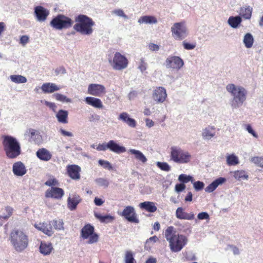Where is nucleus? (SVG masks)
Returning a JSON list of instances; mask_svg holds the SVG:
<instances>
[{
	"instance_id": "obj_1",
	"label": "nucleus",
	"mask_w": 263,
	"mask_h": 263,
	"mask_svg": "<svg viewBox=\"0 0 263 263\" xmlns=\"http://www.w3.org/2000/svg\"><path fill=\"white\" fill-rule=\"evenodd\" d=\"M164 237L168 242L172 252H180L188 242L187 237L183 234H178L173 226L167 228L164 232Z\"/></svg>"
},
{
	"instance_id": "obj_2",
	"label": "nucleus",
	"mask_w": 263,
	"mask_h": 263,
	"mask_svg": "<svg viewBox=\"0 0 263 263\" xmlns=\"http://www.w3.org/2000/svg\"><path fill=\"white\" fill-rule=\"evenodd\" d=\"M226 90L231 96L230 104L232 109L241 107L246 101L248 91L242 86L229 83L226 86Z\"/></svg>"
},
{
	"instance_id": "obj_3",
	"label": "nucleus",
	"mask_w": 263,
	"mask_h": 263,
	"mask_svg": "<svg viewBox=\"0 0 263 263\" xmlns=\"http://www.w3.org/2000/svg\"><path fill=\"white\" fill-rule=\"evenodd\" d=\"M74 21L73 29L77 32L84 35H90L93 33L95 23L91 18L84 14H79L75 17Z\"/></svg>"
},
{
	"instance_id": "obj_4",
	"label": "nucleus",
	"mask_w": 263,
	"mask_h": 263,
	"mask_svg": "<svg viewBox=\"0 0 263 263\" xmlns=\"http://www.w3.org/2000/svg\"><path fill=\"white\" fill-rule=\"evenodd\" d=\"M9 240L14 249L17 252H22L28 245V237L21 230H13L10 234Z\"/></svg>"
},
{
	"instance_id": "obj_5",
	"label": "nucleus",
	"mask_w": 263,
	"mask_h": 263,
	"mask_svg": "<svg viewBox=\"0 0 263 263\" xmlns=\"http://www.w3.org/2000/svg\"><path fill=\"white\" fill-rule=\"evenodd\" d=\"M3 145L6 155L9 158H15L21 154L20 144L16 139L13 137L5 136Z\"/></svg>"
},
{
	"instance_id": "obj_6",
	"label": "nucleus",
	"mask_w": 263,
	"mask_h": 263,
	"mask_svg": "<svg viewBox=\"0 0 263 263\" xmlns=\"http://www.w3.org/2000/svg\"><path fill=\"white\" fill-rule=\"evenodd\" d=\"M192 156L187 151L178 146H173L170 148V160L177 164H186L191 162Z\"/></svg>"
},
{
	"instance_id": "obj_7",
	"label": "nucleus",
	"mask_w": 263,
	"mask_h": 263,
	"mask_svg": "<svg viewBox=\"0 0 263 263\" xmlns=\"http://www.w3.org/2000/svg\"><path fill=\"white\" fill-rule=\"evenodd\" d=\"M172 37L177 41H182L189 35V31L184 21L173 24L171 28Z\"/></svg>"
},
{
	"instance_id": "obj_8",
	"label": "nucleus",
	"mask_w": 263,
	"mask_h": 263,
	"mask_svg": "<svg viewBox=\"0 0 263 263\" xmlns=\"http://www.w3.org/2000/svg\"><path fill=\"white\" fill-rule=\"evenodd\" d=\"M72 20L63 14H59L50 22V25L54 29L62 30L70 28L73 24Z\"/></svg>"
},
{
	"instance_id": "obj_9",
	"label": "nucleus",
	"mask_w": 263,
	"mask_h": 263,
	"mask_svg": "<svg viewBox=\"0 0 263 263\" xmlns=\"http://www.w3.org/2000/svg\"><path fill=\"white\" fill-rule=\"evenodd\" d=\"M109 63L114 69L122 70L127 67L128 61L124 55L116 52L112 59L109 60Z\"/></svg>"
},
{
	"instance_id": "obj_10",
	"label": "nucleus",
	"mask_w": 263,
	"mask_h": 263,
	"mask_svg": "<svg viewBox=\"0 0 263 263\" xmlns=\"http://www.w3.org/2000/svg\"><path fill=\"white\" fill-rule=\"evenodd\" d=\"M183 60L179 56L169 55L165 60L164 65L167 69L179 70L184 66Z\"/></svg>"
},
{
	"instance_id": "obj_11",
	"label": "nucleus",
	"mask_w": 263,
	"mask_h": 263,
	"mask_svg": "<svg viewBox=\"0 0 263 263\" xmlns=\"http://www.w3.org/2000/svg\"><path fill=\"white\" fill-rule=\"evenodd\" d=\"M81 235L83 239L89 240L88 243L92 244L98 241L99 236L94 233V227L89 224L85 225L81 230Z\"/></svg>"
},
{
	"instance_id": "obj_12",
	"label": "nucleus",
	"mask_w": 263,
	"mask_h": 263,
	"mask_svg": "<svg viewBox=\"0 0 263 263\" xmlns=\"http://www.w3.org/2000/svg\"><path fill=\"white\" fill-rule=\"evenodd\" d=\"M167 95L165 88L163 87H157L153 92L152 98L157 104H161L165 102Z\"/></svg>"
},
{
	"instance_id": "obj_13",
	"label": "nucleus",
	"mask_w": 263,
	"mask_h": 263,
	"mask_svg": "<svg viewBox=\"0 0 263 263\" xmlns=\"http://www.w3.org/2000/svg\"><path fill=\"white\" fill-rule=\"evenodd\" d=\"M121 216L124 217L126 220L130 222L135 223H139V220L137 217V215L133 206H126L121 214Z\"/></svg>"
},
{
	"instance_id": "obj_14",
	"label": "nucleus",
	"mask_w": 263,
	"mask_h": 263,
	"mask_svg": "<svg viewBox=\"0 0 263 263\" xmlns=\"http://www.w3.org/2000/svg\"><path fill=\"white\" fill-rule=\"evenodd\" d=\"M87 93L93 96L100 97L106 93V88L103 85L92 83L88 85Z\"/></svg>"
},
{
	"instance_id": "obj_15",
	"label": "nucleus",
	"mask_w": 263,
	"mask_h": 263,
	"mask_svg": "<svg viewBox=\"0 0 263 263\" xmlns=\"http://www.w3.org/2000/svg\"><path fill=\"white\" fill-rule=\"evenodd\" d=\"M81 201L82 198L78 194L70 195L67 199V207L70 211H74Z\"/></svg>"
},
{
	"instance_id": "obj_16",
	"label": "nucleus",
	"mask_w": 263,
	"mask_h": 263,
	"mask_svg": "<svg viewBox=\"0 0 263 263\" xmlns=\"http://www.w3.org/2000/svg\"><path fill=\"white\" fill-rule=\"evenodd\" d=\"M67 172L68 176L73 180L80 179L81 167L75 164L68 165L67 166Z\"/></svg>"
},
{
	"instance_id": "obj_17",
	"label": "nucleus",
	"mask_w": 263,
	"mask_h": 263,
	"mask_svg": "<svg viewBox=\"0 0 263 263\" xmlns=\"http://www.w3.org/2000/svg\"><path fill=\"white\" fill-rule=\"evenodd\" d=\"M64 194V192L62 189L57 187H51L50 190L46 191L45 196L47 198L59 199L63 196Z\"/></svg>"
},
{
	"instance_id": "obj_18",
	"label": "nucleus",
	"mask_w": 263,
	"mask_h": 263,
	"mask_svg": "<svg viewBox=\"0 0 263 263\" xmlns=\"http://www.w3.org/2000/svg\"><path fill=\"white\" fill-rule=\"evenodd\" d=\"M34 13L37 21L40 22H43L46 20L47 16L49 14V12L48 10L44 8L43 7L39 6L35 8Z\"/></svg>"
},
{
	"instance_id": "obj_19",
	"label": "nucleus",
	"mask_w": 263,
	"mask_h": 263,
	"mask_svg": "<svg viewBox=\"0 0 263 263\" xmlns=\"http://www.w3.org/2000/svg\"><path fill=\"white\" fill-rule=\"evenodd\" d=\"M107 147L110 151L116 154H121L126 151V148L123 146H121L116 142L114 140H110L107 142Z\"/></svg>"
},
{
	"instance_id": "obj_20",
	"label": "nucleus",
	"mask_w": 263,
	"mask_h": 263,
	"mask_svg": "<svg viewBox=\"0 0 263 263\" xmlns=\"http://www.w3.org/2000/svg\"><path fill=\"white\" fill-rule=\"evenodd\" d=\"M12 171L17 176H23L27 172L25 165L21 161L16 162L13 164Z\"/></svg>"
},
{
	"instance_id": "obj_21",
	"label": "nucleus",
	"mask_w": 263,
	"mask_h": 263,
	"mask_svg": "<svg viewBox=\"0 0 263 263\" xmlns=\"http://www.w3.org/2000/svg\"><path fill=\"white\" fill-rule=\"evenodd\" d=\"M176 216L179 219L193 220L195 219V215L193 213H186L183 209L179 207L176 211Z\"/></svg>"
},
{
	"instance_id": "obj_22",
	"label": "nucleus",
	"mask_w": 263,
	"mask_h": 263,
	"mask_svg": "<svg viewBox=\"0 0 263 263\" xmlns=\"http://www.w3.org/2000/svg\"><path fill=\"white\" fill-rule=\"evenodd\" d=\"M61 87L53 83H45L41 86L42 91L45 93H51L60 90Z\"/></svg>"
},
{
	"instance_id": "obj_23",
	"label": "nucleus",
	"mask_w": 263,
	"mask_h": 263,
	"mask_svg": "<svg viewBox=\"0 0 263 263\" xmlns=\"http://www.w3.org/2000/svg\"><path fill=\"white\" fill-rule=\"evenodd\" d=\"M36 157L41 160L48 161L52 158V154L45 148H39L36 152Z\"/></svg>"
},
{
	"instance_id": "obj_24",
	"label": "nucleus",
	"mask_w": 263,
	"mask_h": 263,
	"mask_svg": "<svg viewBox=\"0 0 263 263\" xmlns=\"http://www.w3.org/2000/svg\"><path fill=\"white\" fill-rule=\"evenodd\" d=\"M226 181V178L223 177L216 179L205 188V192L209 193L213 192L219 185H221Z\"/></svg>"
},
{
	"instance_id": "obj_25",
	"label": "nucleus",
	"mask_w": 263,
	"mask_h": 263,
	"mask_svg": "<svg viewBox=\"0 0 263 263\" xmlns=\"http://www.w3.org/2000/svg\"><path fill=\"white\" fill-rule=\"evenodd\" d=\"M35 227L36 228L42 231L44 233L47 235L48 236H50L53 233L50 221L49 223L43 222L42 223H39V224L35 225Z\"/></svg>"
},
{
	"instance_id": "obj_26",
	"label": "nucleus",
	"mask_w": 263,
	"mask_h": 263,
	"mask_svg": "<svg viewBox=\"0 0 263 263\" xmlns=\"http://www.w3.org/2000/svg\"><path fill=\"white\" fill-rule=\"evenodd\" d=\"M118 120L123 121L131 127L134 128L136 126L135 120L130 118L129 115L126 112L121 113L119 116Z\"/></svg>"
},
{
	"instance_id": "obj_27",
	"label": "nucleus",
	"mask_w": 263,
	"mask_h": 263,
	"mask_svg": "<svg viewBox=\"0 0 263 263\" xmlns=\"http://www.w3.org/2000/svg\"><path fill=\"white\" fill-rule=\"evenodd\" d=\"M216 135L215 127L209 125L204 128L202 133V137L204 140H210Z\"/></svg>"
},
{
	"instance_id": "obj_28",
	"label": "nucleus",
	"mask_w": 263,
	"mask_h": 263,
	"mask_svg": "<svg viewBox=\"0 0 263 263\" xmlns=\"http://www.w3.org/2000/svg\"><path fill=\"white\" fill-rule=\"evenodd\" d=\"M25 135L29 137L30 141L38 143L41 140V137L40 135V133L35 129L29 128L26 130Z\"/></svg>"
},
{
	"instance_id": "obj_29",
	"label": "nucleus",
	"mask_w": 263,
	"mask_h": 263,
	"mask_svg": "<svg viewBox=\"0 0 263 263\" xmlns=\"http://www.w3.org/2000/svg\"><path fill=\"white\" fill-rule=\"evenodd\" d=\"M86 103L97 108H102L103 107L101 100L97 98L87 97L85 99Z\"/></svg>"
},
{
	"instance_id": "obj_30",
	"label": "nucleus",
	"mask_w": 263,
	"mask_h": 263,
	"mask_svg": "<svg viewBox=\"0 0 263 263\" xmlns=\"http://www.w3.org/2000/svg\"><path fill=\"white\" fill-rule=\"evenodd\" d=\"M139 206L140 209L150 213H154L157 210L155 203L151 201L141 202L139 204Z\"/></svg>"
},
{
	"instance_id": "obj_31",
	"label": "nucleus",
	"mask_w": 263,
	"mask_h": 263,
	"mask_svg": "<svg viewBox=\"0 0 263 263\" xmlns=\"http://www.w3.org/2000/svg\"><path fill=\"white\" fill-rule=\"evenodd\" d=\"M139 24H156L158 23L157 18L152 15H144L141 16L138 20Z\"/></svg>"
},
{
	"instance_id": "obj_32",
	"label": "nucleus",
	"mask_w": 263,
	"mask_h": 263,
	"mask_svg": "<svg viewBox=\"0 0 263 263\" xmlns=\"http://www.w3.org/2000/svg\"><path fill=\"white\" fill-rule=\"evenodd\" d=\"M128 152L132 155H134L135 159L143 163H145L147 160L146 157L144 155V154L139 150L130 149Z\"/></svg>"
},
{
	"instance_id": "obj_33",
	"label": "nucleus",
	"mask_w": 263,
	"mask_h": 263,
	"mask_svg": "<svg viewBox=\"0 0 263 263\" xmlns=\"http://www.w3.org/2000/svg\"><path fill=\"white\" fill-rule=\"evenodd\" d=\"M242 22L240 16H230L228 20V24L233 28H237Z\"/></svg>"
},
{
	"instance_id": "obj_34",
	"label": "nucleus",
	"mask_w": 263,
	"mask_h": 263,
	"mask_svg": "<svg viewBox=\"0 0 263 263\" xmlns=\"http://www.w3.org/2000/svg\"><path fill=\"white\" fill-rule=\"evenodd\" d=\"M252 13V8L250 6L241 7L239 10V14L245 19H250Z\"/></svg>"
},
{
	"instance_id": "obj_35",
	"label": "nucleus",
	"mask_w": 263,
	"mask_h": 263,
	"mask_svg": "<svg viewBox=\"0 0 263 263\" xmlns=\"http://www.w3.org/2000/svg\"><path fill=\"white\" fill-rule=\"evenodd\" d=\"M68 111L65 110L60 109L57 112L56 117L60 123L66 124L68 122Z\"/></svg>"
},
{
	"instance_id": "obj_36",
	"label": "nucleus",
	"mask_w": 263,
	"mask_h": 263,
	"mask_svg": "<svg viewBox=\"0 0 263 263\" xmlns=\"http://www.w3.org/2000/svg\"><path fill=\"white\" fill-rule=\"evenodd\" d=\"M94 215L96 218L99 219L101 222L102 223H109L112 221L115 217L109 215H102L101 214L98 213H95Z\"/></svg>"
},
{
	"instance_id": "obj_37",
	"label": "nucleus",
	"mask_w": 263,
	"mask_h": 263,
	"mask_svg": "<svg viewBox=\"0 0 263 263\" xmlns=\"http://www.w3.org/2000/svg\"><path fill=\"white\" fill-rule=\"evenodd\" d=\"M243 43L247 48H250L254 43V37L250 33H246L243 39Z\"/></svg>"
},
{
	"instance_id": "obj_38",
	"label": "nucleus",
	"mask_w": 263,
	"mask_h": 263,
	"mask_svg": "<svg viewBox=\"0 0 263 263\" xmlns=\"http://www.w3.org/2000/svg\"><path fill=\"white\" fill-rule=\"evenodd\" d=\"M52 249L53 248L50 243H46L42 242L40 247V252L44 255H49Z\"/></svg>"
},
{
	"instance_id": "obj_39",
	"label": "nucleus",
	"mask_w": 263,
	"mask_h": 263,
	"mask_svg": "<svg viewBox=\"0 0 263 263\" xmlns=\"http://www.w3.org/2000/svg\"><path fill=\"white\" fill-rule=\"evenodd\" d=\"M10 79L12 82L17 84L25 83L27 81L26 77L19 74L11 75Z\"/></svg>"
},
{
	"instance_id": "obj_40",
	"label": "nucleus",
	"mask_w": 263,
	"mask_h": 263,
	"mask_svg": "<svg viewBox=\"0 0 263 263\" xmlns=\"http://www.w3.org/2000/svg\"><path fill=\"white\" fill-rule=\"evenodd\" d=\"M227 162L229 165H236L239 163L238 157L234 154H228L227 156Z\"/></svg>"
},
{
	"instance_id": "obj_41",
	"label": "nucleus",
	"mask_w": 263,
	"mask_h": 263,
	"mask_svg": "<svg viewBox=\"0 0 263 263\" xmlns=\"http://www.w3.org/2000/svg\"><path fill=\"white\" fill-rule=\"evenodd\" d=\"M124 260L125 263H136V261L134 258V253L130 250L125 251Z\"/></svg>"
},
{
	"instance_id": "obj_42",
	"label": "nucleus",
	"mask_w": 263,
	"mask_h": 263,
	"mask_svg": "<svg viewBox=\"0 0 263 263\" xmlns=\"http://www.w3.org/2000/svg\"><path fill=\"white\" fill-rule=\"evenodd\" d=\"M52 97L54 98L56 100L61 102H71V100L70 99L68 98L66 96L59 93H54L52 95Z\"/></svg>"
},
{
	"instance_id": "obj_43",
	"label": "nucleus",
	"mask_w": 263,
	"mask_h": 263,
	"mask_svg": "<svg viewBox=\"0 0 263 263\" xmlns=\"http://www.w3.org/2000/svg\"><path fill=\"white\" fill-rule=\"evenodd\" d=\"M95 181L99 186L104 187H107L109 184L108 180L104 178H97Z\"/></svg>"
},
{
	"instance_id": "obj_44",
	"label": "nucleus",
	"mask_w": 263,
	"mask_h": 263,
	"mask_svg": "<svg viewBox=\"0 0 263 263\" xmlns=\"http://www.w3.org/2000/svg\"><path fill=\"white\" fill-rule=\"evenodd\" d=\"M147 67V64L146 62V60L144 58H140L139 62H138V69L140 70L141 72H143L145 71Z\"/></svg>"
},
{
	"instance_id": "obj_45",
	"label": "nucleus",
	"mask_w": 263,
	"mask_h": 263,
	"mask_svg": "<svg viewBox=\"0 0 263 263\" xmlns=\"http://www.w3.org/2000/svg\"><path fill=\"white\" fill-rule=\"evenodd\" d=\"M234 177L237 180H240L241 179H248V175L244 171H237L235 172Z\"/></svg>"
},
{
	"instance_id": "obj_46",
	"label": "nucleus",
	"mask_w": 263,
	"mask_h": 263,
	"mask_svg": "<svg viewBox=\"0 0 263 263\" xmlns=\"http://www.w3.org/2000/svg\"><path fill=\"white\" fill-rule=\"evenodd\" d=\"M51 226L53 225L54 229L58 230H62L64 229L63 222L62 220H53L50 221Z\"/></svg>"
},
{
	"instance_id": "obj_47",
	"label": "nucleus",
	"mask_w": 263,
	"mask_h": 263,
	"mask_svg": "<svg viewBox=\"0 0 263 263\" xmlns=\"http://www.w3.org/2000/svg\"><path fill=\"white\" fill-rule=\"evenodd\" d=\"M250 161L256 165L263 168V157H253Z\"/></svg>"
},
{
	"instance_id": "obj_48",
	"label": "nucleus",
	"mask_w": 263,
	"mask_h": 263,
	"mask_svg": "<svg viewBox=\"0 0 263 263\" xmlns=\"http://www.w3.org/2000/svg\"><path fill=\"white\" fill-rule=\"evenodd\" d=\"M5 210L7 214L4 215H0V219L7 220L12 216L13 209L12 207L7 206L5 208Z\"/></svg>"
},
{
	"instance_id": "obj_49",
	"label": "nucleus",
	"mask_w": 263,
	"mask_h": 263,
	"mask_svg": "<svg viewBox=\"0 0 263 263\" xmlns=\"http://www.w3.org/2000/svg\"><path fill=\"white\" fill-rule=\"evenodd\" d=\"M193 177L190 175L182 174L179 176L178 180L182 183H186L192 181Z\"/></svg>"
},
{
	"instance_id": "obj_50",
	"label": "nucleus",
	"mask_w": 263,
	"mask_h": 263,
	"mask_svg": "<svg viewBox=\"0 0 263 263\" xmlns=\"http://www.w3.org/2000/svg\"><path fill=\"white\" fill-rule=\"evenodd\" d=\"M111 13L116 16L123 17L125 20L128 19L127 15L125 14L124 11L121 9H116L111 11Z\"/></svg>"
},
{
	"instance_id": "obj_51",
	"label": "nucleus",
	"mask_w": 263,
	"mask_h": 263,
	"mask_svg": "<svg viewBox=\"0 0 263 263\" xmlns=\"http://www.w3.org/2000/svg\"><path fill=\"white\" fill-rule=\"evenodd\" d=\"M98 163L104 168L109 171L112 170V166L111 164L108 161L100 159L98 161Z\"/></svg>"
},
{
	"instance_id": "obj_52",
	"label": "nucleus",
	"mask_w": 263,
	"mask_h": 263,
	"mask_svg": "<svg viewBox=\"0 0 263 263\" xmlns=\"http://www.w3.org/2000/svg\"><path fill=\"white\" fill-rule=\"evenodd\" d=\"M182 46L185 50H190L195 48L196 46V43H189L185 41H183Z\"/></svg>"
},
{
	"instance_id": "obj_53",
	"label": "nucleus",
	"mask_w": 263,
	"mask_h": 263,
	"mask_svg": "<svg viewBox=\"0 0 263 263\" xmlns=\"http://www.w3.org/2000/svg\"><path fill=\"white\" fill-rule=\"evenodd\" d=\"M157 165L162 171L168 172L171 170V166L166 162H158Z\"/></svg>"
},
{
	"instance_id": "obj_54",
	"label": "nucleus",
	"mask_w": 263,
	"mask_h": 263,
	"mask_svg": "<svg viewBox=\"0 0 263 263\" xmlns=\"http://www.w3.org/2000/svg\"><path fill=\"white\" fill-rule=\"evenodd\" d=\"M41 102L50 108L54 112L56 111L57 106L53 102H48L46 100H41Z\"/></svg>"
},
{
	"instance_id": "obj_55",
	"label": "nucleus",
	"mask_w": 263,
	"mask_h": 263,
	"mask_svg": "<svg viewBox=\"0 0 263 263\" xmlns=\"http://www.w3.org/2000/svg\"><path fill=\"white\" fill-rule=\"evenodd\" d=\"M193 186L196 191H199L203 189L204 184L202 181H197L193 183Z\"/></svg>"
},
{
	"instance_id": "obj_56",
	"label": "nucleus",
	"mask_w": 263,
	"mask_h": 263,
	"mask_svg": "<svg viewBox=\"0 0 263 263\" xmlns=\"http://www.w3.org/2000/svg\"><path fill=\"white\" fill-rule=\"evenodd\" d=\"M246 130L251 135H252L254 138H257L258 136L257 134L253 130L250 124H247L246 125Z\"/></svg>"
},
{
	"instance_id": "obj_57",
	"label": "nucleus",
	"mask_w": 263,
	"mask_h": 263,
	"mask_svg": "<svg viewBox=\"0 0 263 263\" xmlns=\"http://www.w3.org/2000/svg\"><path fill=\"white\" fill-rule=\"evenodd\" d=\"M197 218L199 220H209L210 216L207 212H202L198 214Z\"/></svg>"
},
{
	"instance_id": "obj_58",
	"label": "nucleus",
	"mask_w": 263,
	"mask_h": 263,
	"mask_svg": "<svg viewBox=\"0 0 263 263\" xmlns=\"http://www.w3.org/2000/svg\"><path fill=\"white\" fill-rule=\"evenodd\" d=\"M185 189V185L183 183H177L175 185V191L177 193H180Z\"/></svg>"
},
{
	"instance_id": "obj_59",
	"label": "nucleus",
	"mask_w": 263,
	"mask_h": 263,
	"mask_svg": "<svg viewBox=\"0 0 263 263\" xmlns=\"http://www.w3.org/2000/svg\"><path fill=\"white\" fill-rule=\"evenodd\" d=\"M107 143H103L102 144H99L97 145L96 149L98 151H105L108 149L107 147Z\"/></svg>"
},
{
	"instance_id": "obj_60",
	"label": "nucleus",
	"mask_w": 263,
	"mask_h": 263,
	"mask_svg": "<svg viewBox=\"0 0 263 263\" xmlns=\"http://www.w3.org/2000/svg\"><path fill=\"white\" fill-rule=\"evenodd\" d=\"M29 36L28 35H22L20 37V43L23 46H25L29 42Z\"/></svg>"
},
{
	"instance_id": "obj_61",
	"label": "nucleus",
	"mask_w": 263,
	"mask_h": 263,
	"mask_svg": "<svg viewBox=\"0 0 263 263\" xmlns=\"http://www.w3.org/2000/svg\"><path fill=\"white\" fill-rule=\"evenodd\" d=\"M148 49L152 51H157L159 50V46L154 43H150L148 45Z\"/></svg>"
},
{
	"instance_id": "obj_62",
	"label": "nucleus",
	"mask_w": 263,
	"mask_h": 263,
	"mask_svg": "<svg viewBox=\"0 0 263 263\" xmlns=\"http://www.w3.org/2000/svg\"><path fill=\"white\" fill-rule=\"evenodd\" d=\"M59 132L61 134V135L65 137H72L73 136V135L72 133L66 131L63 128H60Z\"/></svg>"
},
{
	"instance_id": "obj_63",
	"label": "nucleus",
	"mask_w": 263,
	"mask_h": 263,
	"mask_svg": "<svg viewBox=\"0 0 263 263\" xmlns=\"http://www.w3.org/2000/svg\"><path fill=\"white\" fill-rule=\"evenodd\" d=\"M58 183L57 180L55 179H49L45 182V184L48 186H52L55 185Z\"/></svg>"
},
{
	"instance_id": "obj_64",
	"label": "nucleus",
	"mask_w": 263,
	"mask_h": 263,
	"mask_svg": "<svg viewBox=\"0 0 263 263\" xmlns=\"http://www.w3.org/2000/svg\"><path fill=\"white\" fill-rule=\"evenodd\" d=\"M55 72L57 75L59 74H65L66 73V69L64 67H59L55 70Z\"/></svg>"
}]
</instances>
